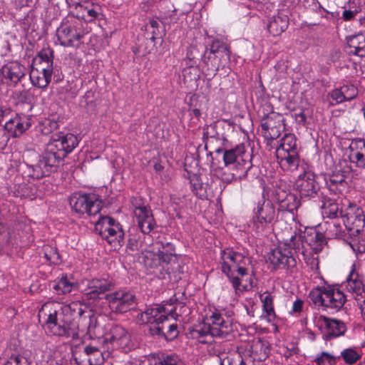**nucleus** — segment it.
Returning <instances> with one entry per match:
<instances>
[{
  "label": "nucleus",
  "mask_w": 365,
  "mask_h": 365,
  "mask_svg": "<svg viewBox=\"0 0 365 365\" xmlns=\"http://www.w3.org/2000/svg\"><path fill=\"white\" fill-rule=\"evenodd\" d=\"M32 124V117L30 115H17L6 122L5 128L13 131L14 136L18 137L28 130Z\"/></svg>",
  "instance_id": "25"
},
{
  "label": "nucleus",
  "mask_w": 365,
  "mask_h": 365,
  "mask_svg": "<svg viewBox=\"0 0 365 365\" xmlns=\"http://www.w3.org/2000/svg\"><path fill=\"white\" fill-rule=\"evenodd\" d=\"M341 219L327 221L324 233L328 238H341L346 240L349 235L344 223H341Z\"/></svg>",
  "instance_id": "28"
},
{
  "label": "nucleus",
  "mask_w": 365,
  "mask_h": 365,
  "mask_svg": "<svg viewBox=\"0 0 365 365\" xmlns=\"http://www.w3.org/2000/svg\"><path fill=\"white\" fill-rule=\"evenodd\" d=\"M349 158L351 161L356 163L358 167H365V153L363 151L362 147H360L359 150L352 152Z\"/></svg>",
  "instance_id": "47"
},
{
  "label": "nucleus",
  "mask_w": 365,
  "mask_h": 365,
  "mask_svg": "<svg viewBox=\"0 0 365 365\" xmlns=\"http://www.w3.org/2000/svg\"><path fill=\"white\" fill-rule=\"evenodd\" d=\"M104 341L109 342L113 349L125 350L130 343V335L119 325L112 327Z\"/></svg>",
  "instance_id": "21"
},
{
  "label": "nucleus",
  "mask_w": 365,
  "mask_h": 365,
  "mask_svg": "<svg viewBox=\"0 0 365 365\" xmlns=\"http://www.w3.org/2000/svg\"><path fill=\"white\" fill-rule=\"evenodd\" d=\"M275 153L280 168L284 171L295 172L304 163L299 158L297 138L292 133L285 134Z\"/></svg>",
  "instance_id": "4"
},
{
  "label": "nucleus",
  "mask_w": 365,
  "mask_h": 365,
  "mask_svg": "<svg viewBox=\"0 0 365 365\" xmlns=\"http://www.w3.org/2000/svg\"><path fill=\"white\" fill-rule=\"evenodd\" d=\"M215 152L223 153V162L225 167L232 166L235 170V173L224 178L227 182H231L237 178H245L248 170L252 167V155L247 152L243 143L238 144L235 147L225 145L224 148H217Z\"/></svg>",
  "instance_id": "3"
},
{
  "label": "nucleus",
  "mask_w": 365,
  "mask_h": 365,
  "mask_svg": "<svg viewBox=\"0 0 365 365\" xmlns=\"http://www.w3.org/2000/svg\"><path fill=\"white\" fill-rule=\"evenodd\" d=\"M340 88L346 101L354 99L358 94L356 87L352 84L343 85Z\"/></svg>",
  "instance_id": "48"
},
{
  "label": "nucleus",
  "mask_w": 365,
  "mask_h": 365,
  "mask_svg": "<svg viewBox=\"0 0 365 365\" xmlns=\"http://www.w3.org/2000/svg\"><path fill=\"white\" fill-rule=\"evenodd\" d=\"M318 322L326 330V334L329 337H336L343 335L346 331L345 324L337 319L325 316H320Z\"/></svg>",
  "instance_id": "24"
},
{
  "label": "nucleus",
  "mask_w": 365,
  "mask_h": 365,
  "mask_svg": "<svg viewBox=\"0 0 365 365\" xmlns=\"http://www.w3.org/2000/svg\"><path fill=\"white\" fill-rule=\"evenodd\" d=\"M260 300L262 303L263 311L269 319H274L276 314L274 309V297L268 292L260 294Z\"/></svg>",
  "instance_id": "37"
},
{
  "label": "nucleus",
  "mask_w": 365,
  "mask_h": 365,
  "mask_svg": "<svg viewBox=\"0 0 365 365\" xmlns=\"http://www.w3.org/2000/svg\"><path fill=\"white\" fill-rule=\"evenodd\" d=\"M346 178V175L345 171L336 170L330 176L329 181L331 185H341L345 182Z\"/></svg>",
  "instance_id": "54"
},
{
  "label": "nucleus",
  "mask_w": 365,
  "mask_h": 365,
  "mask_svg": "<svg viewBox=\"0 0 365 365\" xmlns=\"http://www.w3.org/2000/svg\"><path fill=\"white\" fill-rule=\"evenodd\" d=\"M6 365H30L27 358L18 355H11L7 361Z\"/></svg>",
  "instance_id": "56"
},
{
  "label": "nucleus",
  "mask_w": 365,
  "mask_h": 365,
  "mask_svg": "<svg viewBox=\"0 0 365 365\" xmlns=\"http://www.w3.org/2000/svg\"><path fill=\"white\" fill-rule=\"evenodd\" d=\"M309 297L314 305L332 312L339 311L346 302V297L342 292L330 287H317L309 292Z\"/></svg>",
  "instance_id": "7"
},
{
  "label": "nucleus",
  "mask_w": 365,
  "mask_h": 365,
  "mask_svg": "<svg viewBox=\"0 0 365 365\" xmlns=\"http://www.w3.org/2000/svg\"><path fill=\"white\" fill-rule=\"evenodd\" d=\"M289 173L297 176L294 187L301 198L311 200L319 197L321 189L317 176L306 164H301L297 171Z\"/></svg>",
  "instance_id": "8"
},
{
  "label": "nucleus",
  "mask_w": 365,
  "mask_h": 365,
  "mask_svg": "<svg viewBox=\"0 0 365 365\" xmlns=\"http://www.w3.org/2000/svg\"><path fill=\"white\" fill-rule=\"evenodd\" d=\"M78 365H101L104 361L102 351L95 346L87 345L84 348V352L75 357Z\"/></svg>",
  "instance_id": "23"
},
{
  "label": "nucleus",
  "mask_w": 365,
  "mask_h": 365,
  "mask_svg": "<svg viewBox=\"0 0 365 365\" xmlns=\"http://www.w3.org/2000/svg\"><path fill=\"white\" fill-rule=\"evenodd\" d=\"M156 365H185L184 361L177 355L163 356Z\"/></svg>",
  "instance_id": "50"
},
{
  "label": "nucleus",
  "mask_w": 365,
  "mask_h": 365,
  "mask_svg": "<svg viewBox=\"0 0 365 365\" xmlns=\"http://www.w3.org/2000/svg\"><path fill=\"white\" fill-rule=\"evenodd\" d=\"M165 313V308L156 305L147 308L138 315V319L143 324H150V331L154 335L162 333L165 329V323L168 320Z\"/></svg>",
  "instance_id": "14"
},
{
  "label": "nucleus",
  "mask_w": 365,
  "mask_h": 365,
  "mask_svg": "<svg viewBox=\"0 0 365 365\" xmlns=\"http://www.w3.org/2000/svg\"><path fill=\"white\" fill-rule=\"evenodd\" d=\"M46 324L51 332L54 335L71 337L73 339L79 337L80 332H85L86 329L81 327L78 324L71 322L68 317L62 314V311L58 312L54 311L48 315Z\"/></svg>",
  "instance_id": "9"
},
{
  "label": "nucleus",
  "mask_w": 365,
  "mask_h": 365,
  "mask_svg": "<svg viewBox=\"0 0 365 365\" xmlns=\"http://www.w3.org/2000/svg\"><path fill=\"white\" fill-rule=\"evenodd\" d=\"M216 125L215 124H210L209 125H206L203 128V140L207 143L206 141L209 138H217L218 135L217 133L215 131Z\"/></svg>",
  "instance_id": "57"
},
{
  "label": "nucleus",
  "mask_w": 365,
  "mask_h": 365,
  "mask_svg": "<svg viewBox=\"0 0 365 365\" xmlns=\"http://www.w3.org/2000/svg\"><path fill=\"white\" fill-rule=\"evenodd\" d=\"M341 354L344 361L349 364H354L361 358V355L352 349H346Z\"/></svg>",
  "instance_id": "45"
},
{
  "label": "nucleus",
  "mask_w": 365,
  "mask_h": 365,
  "mask_svg": "<svg viewBox=\"0 0 365 365\" xmlns=\"http://www.w3.org/2000/svg\"><path fill=\"white\" fill-rule=\"evenodd\" d=\"M364 232H361L359 235L353 237L354 238L357 237V243H349L354 251L361 254L365 253V236L364 237Z\"/></svg>",
  "instance_id": "53"
},
{
  "label": "nucleus",
  "mask_w": 365,
  "mask_h": 365,
  "mask_svg": "<svg viewBox=\"0 0 365 365\" xmlns=\"http://www.w3.org/2000/svg\"><path fill=\"white\" fill-rule=\"evenodd\" d=\"M77 10L76 14H74L75 19L78 21L80 19L84 20L86 22H91L96 19L98 16V12L93 9H88L83 6L80 3H75L72 5Z\"/></svg>",
  "instance_id": "35"
},
{
  "label": "nucleus",
  "mask_w": 365,
  "mask_h": 365,
  "mask_svg": "<svg viewBox=\"0 0 365 365\" xmlns=\"http://www.w3.org/2000/svg\"><path fill=\"white\" fill-rule=\"evenodd\" d=\"M104 298L108 302L110 307L118 313H125L136 304L135 295L131 292L123 289L106 294Z\"/></svg>",
  "instance_id": "16"
},
{
  "label": "nucleus",
  "mask_w": 365,
  "mask_h": 365,
  "mask_svg": "<svg viewBox=\"0 0 365 365\" xmlns=\"http://www.w3.org/2000/svg\"><path fill=\"white\" fill-rule=\"evenodd\" d=\"M207 322L193 331L196 337L210 335L214 337L226 338L234 330L232 320L221 311L215 309L206 318Z\"/></svg>",
  "instance_id": "6"
},
{
  "label": "nucleus",
  "mask_w": 365,
  "mask_h": 365,
  "mask_svg": "<svg viewBox=\"0 0 365 365\" xmlns=\"http://www.w3.org/2000/svg\"><path fill=\"white\" fill-rule=\"evenodd\" d=\"M10 234L4 229H0V252L9 244Z\"/></svg>",
  "instance_id": "60"
},
{
  "label": "nucleus",
  "mask_w": 365,
  "mask_h": 365,
  "mask_svg": "<svg viewBox=\"0 0 365 365\" xmlns=\"http://www.w3.org/2000/svg\"><path fill=\"white\" fill-rule=\"evenodd\" d=\"M95 230L114 249L121 247L124 243V232L120 223L114 219L100 216L95 222Z\"/></svg>",
  "instance_id": "10"
},
{
  "label": "nucleus",
  "mask_w": 365,
  "mask_h": 365,
  "mask_svg": "<svg viewBox=\"0 0 365 365\" xmlns=\"http://www.w3.org/2000/svg\"><path fill=\"white\" fill-rule=\"evenodd\" d=\"M40 59L41 68H51L53 71V51L50 48H43L38 55Z\"/></svg>",
  "instance_id": "39"
},
{
  "label": "nucleus",
  "mask_w": 365,
  "mask_h": 365,
  "mask_svg": "<svg viewBox=\"0 0 365 365\" xmlns=\"http://www.w3.org/2000/svg\"><path fill=\"white\" fill-rule=\"evenodd\" d=\"M137 222L139 228L143 234H150L155 227L156 222L150 209L145 212H137Z\"/></svg>",
  "instance_id": "29"
},
{
  "label": "nucleus",
  "mask_w": 365,
  "mask_h": 365,
  "mask_svg": "<svg viewBox=\"0 0 365 365\" xmlns=\"http://www.w3.org/2000/svg\"><path fill=\"white\" fill-rule=\"evenodd\" d=\"M6 145V136L0 130V150H3Z\"/></svg>",
  "instance_id": "64"
},
{
  "label": "nucleus",
  "mask_w": 365,
  "mask_h": 365,
  "mask_svg": "<svg viewBox=\"0 0 365 365\" xmlns=\"http://www.w3.org/2000/svg\"><path fill=\"white\" fill-rule=\"evenodd\" d=\"M288 247V250H294L296 252H299L303 247V239L300 234L294 233L291 237L284 242Z\"/></svg>",
  "instance_id": "43"
},
{
  "label": "nucleus",
  "mask_w": 365,
  "mask_h": 365,
  "mask_svg": "<svg viewBox=\"0 0 365 365\" xmlns=\"http://www.w3.org/2000/svg\"><path fill=\"white\" fill-rule=\"evenodd\" d=\"M73 287V284L70 282L66 277H63L55 282L53 289L58 294H66L72 291Z\"/></svg>",
  "instance_id": "41"
},
{
  "label": "nucleus",
  "mask_w": 365,
  "mask_h": 365,
  "mask_svg": "<svg viewBox=\"0 0 365 365\" xmlns=\"http://www.w3.org/2000/svg\"><path fill=\"white\" fill-rule=\"evenodd\" d=\"M289 24V19L287 16H274L269 20L267 29L273 36H279L284 32Z\"/></svg>",
  "instance_id": "30"
},
{
  "label": "nucleus",
  "mask_w": 365,
  "mask_h": 365,
  "mask_svg": "<svg viewBox=\"0 0 365 365\" xmlns=\"http://www.w3.org/2000/svg\"><path fill=\"white\" fill-rule=\"evenodd\" d=\"M1 73L9 86H15L26 76V68L19 61H10L1 67Z\"/></svg>",
  "instance_id": "20"
},
{
  "label": "nucleus",
  "mask_w": 365,
  "mask_h": 365,
  "mask_svg": "<svg viewBox=\"0 0 365 365\" xmlns=\"http://www.w3.org/2000/svg\"><path fill=\"white\" fill-rule=\"evenodd\" d=\"M114 283L108 278H93L86 281L83 294L88 299H100L106 292L114 288Z\"/></svg>",
  "instance_id": "17"
},
{
  "label": "nucleus",
  "mask_w": 365,
  "mask_h": 365,
  "mask_svg": "<svg viewBox=\"0 0 365 365\" xmlns=\"http://www.w3.org/2000/svg\"><path fill=\"white\" fill-rule=\"evenodd\" d=\"M323 215L330 220H339L343 218L344 211L342 207L332 200H327L322 205Z\"/></svg>",
  "instance_id": "31"
},
{
  "label": "nucleus",
  "mask_w": 365,
  "mask_h": 365,
  "mask_svg": "<svg viewBox=\"0 0 365 365\" xmlns=\"http://www.w3.org/2000/svg\"><path fill=\"white\" fill-rule=\"evenodd\" d=\"M53 71L48 68H33L30 73L31 83L39 88H45L50 83Z\"/></svg>",
  "instance_id": "27"
},
{
  "label": "nucleus",
  "mask_w": 365,
  "mask_h": 365,
  "mask_svg": "<svg viewBox=\"0 0 365 365\" xmlns=\"http://www.w3.org/2000/svg\"><path fill=\"white\" fill-rule=\"evenodd\" d=\"M359 12V9L358 8H355L354 9H344L342 14V19L344 21H351L354 19L355 16Z\"/></svg>",
  "instance_id": "61"
},
{
  "label": "nucleus",
  "mask_w": 365,
  "mask_h": 365,
  "mask_svg": "<svg viewBox=\"0 0 365 365\" xmlns=\"http://www.w3.org/2000/svg\"><path fill=\"white\" fill-rule=\"evenodd\" d=\"M341 222L350 237H356L365 232L364 211L357 205L350 204L349 205L344 211Z\"/></svg>",
  "instance_id": "13"
},
{
  "label": "nucleus",
  "mask_w": 365,
  "mask_h": 365,
  "mask_svg": "<svg viewBox=\"0 0 365 365\" xmlns=\"http://www.w3.org/2000/svg\"><path fill=\"white\" fill-rule=\"evenodd\" d=\"M267 261L274 268L293 266L294 264V259L292 257V251L287 248L283 249L281 247L275 248L268 253Z\"/></svg>",
  "instance_id": "22"
},
{
  "label": "nucleus",
  "mask_w": 365,
  "mask_h": 365,
  "mask_svg": "<svg viewBox=\"0 0 365 365\" xmlns=\"http://www.w3.org/2000/svg\"><path fill=\"white\" fill-rule=\"evenodd\" d=\"M293 116L295 118V120L297 123L301 125H304L307 120V116L304 113V111L301 109L299 112H294Z\"/></svg>",
  "instance_id": "62"
},
{
  "label": "nucleus",
  "mask_w": 365,
  "mask_h": 365,
  "mask_svg": "<svg viewBox=\"0 0 365 365\" xmlns=\"http://www.w3.org/2000/svg\"><path fill=\"white\" fill-rule=\"evenodd\" d=\"M202 56V53L200 52L196 46H191L187 49L186 58H188V61H194L195 62L199 61Z\"/></svg>",
  "instance_id": "58"
},
{
  "label": "nucleus",
  "mask_w": 365,
  "mask_h": 365,
  "mask_svg": "<svg viewBox=\"0 0 365 365\" xmlns=\"http://www.w3.org/2000/svg\"><path fill=\"white\" fill-rule=\"evenodd\" d=\"M284 116L279 113L271 112L265 115L261 120L263 136L267 140H273L279 137L285 128Z\"/></svg>",
  "instance_id": "15"
},
{
  "label": "nucleus",
  "mask_w": 365,
  "mask_h": 365,
  "mask_svg": "<svg viewBox=\"0 0 365 365\" xmlns=\"http://www.w3.org/2000/svg\"><path fill=\"white\" fill-rule=\"evenodd\" d=\"M304 302L302 299H297L295 300L292 305V312L300 313L302 311Z\"/></svg>",
  "instance_id": "63"
},
{
  "label": "nucleus",
  "mask_w": 365,
  "mask_h": 365,
  "mask_svg": "<svg viewBox=\"0 0 365 365\" xmlns=\"http://www.w3.org/2000/svg\"><path fill=\"white\" fill-rule=\"evenodd\" d=\"M252 352L255 359L259 361H264L269 354L267 343L261 339L254 341L252 345Z\"/></svg>",
  "instance_id": "36"
},
{
  "label": "nucleus",
  "mask_w": 365,
  "mask_h": 365,
  "mask_svg": "<svg viewBox=\"0 0 365 365\" xmlns=\"http://www.w3.org/2000/svg\"><path fill=\"white\" fill-rule=\"evenodd\" d=\"M210 54L220 63V61L227 62L230 60V51L225 43L214 40L210 45Z\"/></svg>",
  "instance_id": "32"
},
{
  "label": "nucleus",
  "mask_w": 365,
  "mask_h": 365,
  "mask_svg": "<svg viewBox=\"0 0 365 365\" xmlns=\"http://www.w3.org/2000/svg\"><path fill=\"white\" fill-rule=\"evenodd\" d=\"M164 257L161 256L160 253L158 252V253L148 252L145 256L144 262L145 264L150 268H155L163 264H165L164 262Z\"/></svg>",
  "instance_id": "42"
},
{
  "label": "nucleus",
  "mask_w": 365,
  "mask_h": 365,
  "mask_svg": "<svg viewBox=\"0 0 365 365\" xmlns=\"http://www.w3.org/2000/svg\"><path fill=\"white\" fill-rule=\"evenodd\" d=\"M202 57V62L206 66V69L207 71H210L212 72H216L218 71L220 67V63L216 61V59H214L213 56L211 54L207 56L204 55Z\"/></svg>",
  "instance_id": "51"
},
{
  "label": "nucleus",
  "mask_w": 365,
  "mask_h": 365,
  "mask_svg": "<svg viewBox=\"0 0 365 365\" xmlns=\"http://www.w3.org/2000/svg\"><path fill=\"white\" fill-rule=\"evenodd\" d=\"M314 361L317 365H332L334 357L327 352H322L319 356L316 357Z\"/></svg>",
  "instance_id": "55"
},
{
  "label": "nucleus",
  "mask_w": 365,
  "mask_h": 365,
  "mask_svg": "<svg viewBox=\"0 0 365 365\" xmlns=\"http://www.w3.org/2000/svg\"><path fill=\"white\" fill-rule=\"evenodd\" d=\"M86 34L82 23L75 19L73 12H69L62 19L56 31L57 41L64 47H78Z\"/></svg>",
  "instance_id": "5"
},
{
  "label": "nucleus",
  "mask_w": 365,
  "mask_h": 365,
  "mask_svg": "<svg viewBox=\"0 0 365 365\" xmlns=\"http://www.w3.org/2000/svg\"><path fill=\"white\" fill-rule=\"evenodd\" d=\"M96 101L94 91L89 90L81 97L80 104L87 109H93L96 106Z\"/></svg>",
  "instance_id": "44"
},
{
  "label": "nucleus",
  "mask_w": 365,
  "mask_h": 365,
  "mask_svg": "<svg viewBox=\"0 0 365 365\" xmlns=\"http://www.w3.org/2000/svg\"><path fill=\"white\" fill-rule=\"evenodd\" d=\"M70 205L77 213L96 216L100 213L102 202L93 193H74L69 200Z\"/></svg>",
  "instance_id": "11"
},
{
  "label": "nucleus",
  "mask_w": 365,
  "mask_h": 365,
  "mask_svg": "<svg viewBox=\"0 0 365 365\" xmlns=\"http://www.w3.org/2000/svg\"><path fill=\"white\" fill-rule=\"evenodd\" d=\"M130 202L134 209L135 216L137 215V212L138 211H142L143 212L145 210L150 209L147 205H145L144 200L140 196L132 197Z\"/></svg>",
  "instance_id": "46"
},
{
  "label": "nucleus",
  "mask_w": 365,
  "mask_h": 365,
  "mask_svg": "<svg viewBox=\"0 0 365 365\" xmlns=\"http://www.w3.org/2000/svg\"><path fill=\"white\" fill-rule=\"evenodd\" d=\"M43 256L48 262L54 264L61 263V256L56 247L46 245L43 246Z\"/></svg>",
  "instance_id": "40"
},
{
  "label": "nucleus",
  "mask_w": 365,
  "mask_h": 365,
  "mask_svg": "<svg viewBox=\"0 0 365 365\" xmlns=\"http://www.w3.org/2000/svg\"><path fill=\"white\" fill-rule=\"evenodd\" d=\"M329 95L331 97V98L335 101L336 104H339V103L346 101L344 96H343L344 95L342 93V91H341L340 87L332 90L329 93Z\"/></svg>",
  "instance_id": "59"
},
{
  "label": "nucleus",
  "mask_w": 365,
  "mask_h": 365,
  "mask_svg": "<svg viewBox=\"0 0 365 365\" xmlns=\"http://www.w3.org/2000/svg\"><path fill=\"white\" fill-rule=\"evenodd\" d=\"M61 311L66 317H68V315L72 317L71 322L78 324L81 327H84L86 329L85 332L89 331L91 324V316L84 315L85 312L81 304L73 302L62 307Z\"/></svg>",
  "instance_id": "19"
},
{
  "label": "nucleus",
  "mask_w": 365,
  "mask_h": 365,
  "mask_svg": "<svg viewBox=\"0 0 365 365\" xmlns=\"http://www.w3.org/2000/svg\"><path fill=\"white\" fill-rule=\"evenodd\" d=\"M190 182L192 192L199 198L205 199L211 196L212 192L209 190L207 185L202 182L200 175L196 174L192 175Z\"/></svg>",
  "instance_id": "33"
},
{
  "label": "nucleus",
  "mask_w": 365,
  "mask_h": 365,
  "mask_svg": "<svg viewBox=\"0 0 365 365\" xmlns=\"http://www.w3.org/2000/svg\"><path fill=\"white\" fill-rule=\"evenodd\" d=\"M158 244L160 245L158 252L164 257L165 264H168L175 256V246L173 243L169 242H160Z\"/></svg>",
  "instance_id": "38"
},
{
  "label": "nucleus",
  "mask_w": 365,
  "mask_h": 365,
  "mask_svg": "<svg viewBox=\"0 0 365 365\" xmlns=\"http://www.w3.org/2000/svg\"><path fill=\"white\" fill-rule=\"evenodd\" d=\"M167 331H165L163 329V332L160 334H155V335L163 336L167 340H173L175 339L178 335V325L176 324H171L166 326Z\"/></svg>",
  "instance_id": "49"
},
{
  "label": "nucleus",
  "mask_w": 365,
  "mask_h": 365,
  "mask_svg": "<svg viewBox=\"0 0 365 365\" xmlns=\"http://www.w3.org/2000/svg\"><path fill=\"white\" fill-rule=\"evenodd\" d=\"M272 199L278 205V210L280 212H293L299 205L296 195L282 187L275 188L272 193Z\"/></svg>",
  "instance_id": "18"
},
{
  "label": "nucleus",
  "mask_w": 365,
  "mask_h": 365,
  "mask_svg": "<svg viewBox=\"0 0 365 365\" xmlns=\"http://www.w3.org/2000/svg\"><path fill=\"white\" fill-rule=\"evenodd\" d=\"M78 144L77 137L72 133L53 134L37 163L28 166L29 176L34 179H41L49 175Z\"/></svg>",
  "instance_id": "1"
},
{
  "label": "nucleus",
  "mask_w": 365,
  "mask_h": 365,
  "mask_svg": "<svg viewBox=\"0 0 365 365\" xmlns=\"http://www.w3.org/2000/svg\"><path fill=\"white\" fill-rule=\"evenodd\" d=\"M310 237L309 245H312L313 244V245H314L316 244V246L313 247V249L315 250H321L322 245L325 242L324 235L322 232H314V235H311Z\"/></svg>",
  "instance_id": "52"
},
{
  "label": "nucleus",
  "mask_w": 365,
  "mask_h": 365,
  "mask_svg": "<svg viewBox=\"0 0 365 365\" xmlns=\"http://www.w3.org/2000/svg\"><path fill=\"white\" fill-rule=\"evenodd\" d=\"M275 217V208L272 203L262 199L254 209L252 229L257 233H262L269 228Z\"/></svg>",
  "instance_id": "12"
},
{
  "label": "nucleus",
  "mask_w": 365,
  "mask_h": 365,
  "mask_svg": "<svg viewBox=\"0 0 365 365\" xmlns=\"http://www.w3.org/2000/svg\"><path fill=\"white\" fill-rule=\"evenodd\" d=\"M350 48L349 53L360 57L365 56V37L363 35H358L351 37L348 41Z\"/></svg>",
  "instance_id": "34"
},
{
  "label": "nucleus",
  "mask_w": 365,
  "mask_h": 365,
  "mask_svg": "<svg viewBox=\"0 0 365 365\" xmlns=\"http://www.w3.org/2000/svg\"><path fill=\"white\" fill-rule=\"evenodd\" d=\"M222 272L227 277L235 289V294L243 292L246 287L241 285V279L235 275L237 272L242 277L248 274V266L250 259L243 254L227 247L220 252Z\"/></svg>",
  "instance_id": "2"
},
{
  "label": "nucleus",
  "mask_w": 365,
  "mask_h": 365,
  "mask_svg": "<svg viewBox=\"0 0 365 365\" xmlns=\"http://www.w3.org/2000/svg\"><path fill=\"white\" fill-rule=\"evenodd\" d=\"M346 289L352 293L357 301L365 297V289L359 274L352 269L346 279Z\"/></svg>",
  "instance_id": "26"
}]
</instances>
